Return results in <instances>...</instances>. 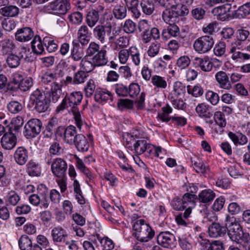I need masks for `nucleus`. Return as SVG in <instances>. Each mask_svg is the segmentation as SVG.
<instances>
[{
    "mask_svg": "<svg viewBox=\"0 0 250 250\" xmlns=\"http://www.w3.org/2000/svg\"><path fill=\"white\" fill-rule=\"evenodd\" d=\"M250 14V2H247L240 6L235 12L237 18L243 19Z\"/></svg>",
    "mask_w": 250,
    "mask_h": 250,
    "instance_id": "nucleus-42",
    "label": "nucleus"
},
{
    "mask_svg": "<svg viewBox=\"0 0 250 250\" xmlns=\"http://www.w3.org/2000/svg\"><path fill=\"white\" fill-rule=\"evenodd\" d=\"M8 110L13 114H16L21 111L22 109L21 104L18 101H12L7 105Z\"/></svg>",
    "mask_w": 250,
    "mask_h": 250,
    "instance_id": "nucleus-53",
    "label": "nucleus"
},
{
    "mask_svg": "<svg viewBox=\"0 0 250 250\" xmlns=\"http://www.w3.org/2000/svg\"><path fill=\"white\" fill-rule=\"evenodd\" d=\"M189 13V9L185 5H172L163 12L162 17L167 23H173L179 16H184Z\"/></svg>",
    "mask_w": 250,
    "mask_h": 250,
    "instance_id": "nucleus-6",
    "label": "nucleus"
},
{
    "mask_svg": "<svg viewBox=\"0 0 250 250\" xmlns=\"http://www.w3.org/2000/svg\"><path fill=\"white\" fill-rule=\"evenodd\" d=\"M75 158L76 161L77 168L83 173L89 180L93 179V176L91 172L89 169L85 167V164L83 162V160L76 155H75Z\"/></svg>",
    "mask_w": 250,
    "mask_h": 250,
    "instance_id": "nucleus-39",
    "label": "nucleus"
},
{
    "mask_svg": "<svg viewBox=\"0 0 250 250\" xmlns=\"http://www.w3.org/2000/svg\"><path fill=\"white\" fill-rule=\"evenodd\" d=\"M111 96V94L109 91L98 88L95 90L94 99L97 102L102 103L107 101Z\"/></svg>",
    "mask_w": 250,
    "mask_h": 250,
    "instance_id": "nucleus-30",
    "label": "nucleus"
},
{
    "mask_svg": "<svg viewBox=\"0 0 250 250\" xmlns=\"http://www.w3.org/2000/svg\"><path fill=\"white\" fill-rule=\"evenodd\" d=\"M237 40L234 42H239V44L241 43L243 46H246V45L250 41L249 38L250 35V32L247 30L241 29L237 30Z\"/></svg>",
    "mask_w": 250,
    "mask_h": 250,
    "instance_id": "nucleus-31",
    "label": "nucleus"
},
{
    "mask_svg": "<svg viewBox=\"0 0 250 250\" xmlns=\"http://www.w3.org/2000/svg\"><path fill=\"white\" fill-rule=\"evenodd\" d=\"M115 17L117 19H123L126 15V9L125 6L117 5L113 10Z\"/></svg>",
    "mask_w": 250,
    "mask_h": 250,
    "instance_id": "nucleus-51",
    "label": "nucleus"
},
{
    "mask_svg": "<svg viewBox=\"0 0 250 250\" xmlns=\"http://www.w3.org/2000/svg\"><path fill=\"white\" fill-rule=\"evenodd\" d=\"M118 106L121 110L130 109L133 107V103L132 101L127 99H121L118 102Z\"/></svg>",
    "mask_w": 250,
    "mask_h": 250,
    "instance_id": "nucleus-62",
    "label": "nucleus"
},
{
    "mask_svg": "<svg viewBox=\"0 0 250 250\" xmlns=\"http://www.w3.org/2000/svg\"><path fill=\"white\" fill-rule=\"evenodd\" d=\"M62 87L61 83L52 85L50 92L48 93V96H46L48 101L54 103L57 102L62 94Z\"/></svg>",
    "mask_w": 250,
    "mask_h": 250,
    "instance_id": "nucleus-23",
    "label": "nucleus"
},
{
    "mask_svg": "<svg viewBox=\"0 0 250 250\" xmlns=\"http://www.w3.org/2000/svg\"><path fill=\"white\" fill-rule=\"evenodd\" d=\"M32 50L35 54H42L44 48L39 36H36L31 42Z\"/></svg>",
    "mask_w": 250,
    "mask_h": 250,
    "instance_id": "nucleus-46",
    "label": "nucleus"
},
{
    "mask_svg": "<svg viewBox=\"0 0 250 250\" xmlns=\"http://www.w3.org/2000/svg\"><path fill=\"white\" fill-rule=\"evenodd\" d=\"M73 48L71 50L70 57L74 61H79L83 58V53L82 51L78 48V43L77 41H73L72 42Z\"/></svg>",
    "mask_w": 250,
    "mask_h": 250,
    "instance_id": "nucleus-40",
    "label": "nucleus"
},
{
    "mask_svg": "<svg viewBox=\"0 0 250 250\" xmlns=\"http://www.w3.org/2000/svg\"><path fill=\"white\" fill-rule=\"evenodd\" d=\"M1 51L4 54L11 53L15 49L16 45L13 41L9 39H4L0 42Z\"/></svg>",
    "mask_w": 250,
    "mask_h": 250,
    "instance_id": "nucleus-34",
    "label": "nucleus"
},
{
    "mask_svg": "<svg viewBox=\"0 0 250 250\" xmlns=\"http://www.w3.org/2000/svg\"><path fill=\"white\" fill-rule=\"evenodd\" d=\"M63 150L57 142H54L50 146L49 149V154H47L45 158V163L47 165L51 164L52 161L51 155H60L63 153Z\"/></svg>",
    "mask_w": 250,
    "mask_h": 250,
    "instance_id": "nucleus-27",
    "label": "nucleus"
},
{
    "mask_svg": "<svg viewBox=\"0 0 250 250\" xmlns=\"http://www.w3.org/2000/svg\"><path fill=\"white\" fill-rule=\"evenodd\" d=\"M212 107L206 103L199 104L196 107L195 111L201 118L209 119L212 115Z\"/></svg>",
    "mask_w": 250,
    "mask_h": 250,
    "instance_id": "nucleus-22",
    "label": "nucleus"
},
{
    "mask_svg": "<svg viewBox=\"0 0 250 250\" xmlns=\"http://www.w3.org/2000/svg\"><path fill=\"white\" fill-rule=\"evenodd\" d=\"M19 127L14 125H8V130L2 137L0 141L2 147L7 150H10L15 147L17 144L16 133Z\"/></svg>",
    "mask_w": 250,
    "mask_h": 250,
    "instance_id": "nucleus-7",
    "label": "nucleus"
},
{
    "mask_svg": "<svg viewBox=\"0 0 250 250\" xmlns=\"http://www.w3.org/2000/svg\"><path fill=\"white\" fill-rule=\"evenodd\" d=\"M157 238L158 244L164 248H171L175 245V237L168 231L161 232Z\"/></svg>",
    "mask_w": 250,
    "mask_h": 250,
    "instance_id": "nucleus-15",
    "label": "nucleus"
},
{
    "mask_svg": "<svg viewBox=\"0 0 250 250\" xmlns=\"http://www.w3.org/2000/svg\"><path fill=\"white\" fill-rule=\"evenodd\" d=\"M14 157L17 164L23 165L28 159V151L24 147H19L14 153Z\"/></svg>",
    "mask_w": 250,
    "mask_h": 250,
    "instance_id": "nucleus-24",
    "label": "nucleus"
},
{
    "mask_svg": "<svg viewBox=\"0 0 250 250\" xmlns=\"http://www.w3.org/2000/svg\"><path fill=\"white\" fill-rule=\"evenodd\" d=\"M112 28L111 25H97L93 29V36L101 43H104L106 41L107 36L111 34Z\"/></svg>",
    "mask_w": 250,
    "mask_h": 250,
    "instance_id": "nucleus-13",
    "label": "nucleus"
},
{
    "mask_svg": "<svg viewBox=\"0 0 250 250\" xmlns=\"http://www.w3.org/2000/svg\"><path fill=\"white\" fill-rule=\"evenodd\" d=\"M170 102L173 106L178 109H183L185 106V104L182 97L169 96Z\"/></svg>",
    "mask_w": 250,
    "mask_h": 250,
    "instance_id": "nucleus-64",
    "label": "nucleus"
},
{
    "mask_svg": "<svg viewBox=\"0 0 250 250\" xmlns=\"http://www.w3.org/2000/svg\"><path fill=\"white\" fill-rule=\"evenodd\" d=\"M20 60H24L26 62H32L33 57L32 52L29 47L21 46L18 50L17 55Z\"/></svg>",
    "mask_w": 250,
    "mask_h": 250,
    "instance_id": "nucleus-36",
    "label": "nucleus"
},
{
    "mask_svg": "<svg viewBox=\"0 0 250 250\" xmlns=\"http://www.w3.org/2000/svg\"><path fill=\"white\" fill-rule=\"evenodd\" d=\"M34 32L30 27H23L18 29L15 33L16 40L20 42L30 41L34 37Z\"/></svg>",
    "mask_w": 250,
    "mask_h": 250,
    "instance_id": "nucleus-18",
    "label": "nucleus"
},
{
    "mask_svg": "<svg viewBox=\"0 0 250 250\" xmlns=\"http://www.w3.org/2000/svg\"><path fill=\"white\" fill-rule=\"evenodd\" d=\"M16 23L15 21L12 19L5 18L2 21V27L7 31H11L16 27Z\"/></svg>",
    "mask_w": 250,
    "mask_h": 250,
    "instance_id": "nucleus-60",
    "label": "nucleus"
},
{
    "mask_svg": "<svg viewBox=\"0 0 250 250\" xmlns=\"http://www.w3.org/2000/svg\"><path fill=\"white\" fill-rule=\"evenodd\" d=\"M191 161L192 165L194 167L193 168L196 172L202 174L207 172L208 167H206L201 160L199 159L195 160L191 158Z\"/></svg>",
    "mask_w": 250,
    "mask_h": 250,
    "instance_id": "nucleus-48",
    "label": "nucleus"
},
{
    "mask_svg": "<svg viewBox=\"0 0 250 250\" xmlns=\"http://www.w3.org/2000/svg\"><path fill=\"white\" fill-rule=\"evenodd\" d=\"M206 98L207 101L213 105H217L220 100L218 94L211 90H209L206 93Z\"/></svg>",
    "mask_w": 250,
    "mask_h": 250,
    "instance_id": "nucleus-58",
    "label": "nucleus"
},
{
    "mask_svg": "<svg viewBox=\"0 0 250 250\" xmlns=\"http://www.w3.org/2000/svg\"><path fill=\"white\" fill-rule=\"evenodd\" d=\"M41 81L43 84H50L51 87L52 85L60 83L61 80L56 74L47 72L42 75Z\"/></svg>",
    "mask_w": 250,
    "mask_h": 250,
    "instance_id": "nucleus-28",
    "label": "nucleus"
},
{
    "mask_svg": "<svg viewBox=\"0 0 250 250\" xmlns=\"http://www.w3.org/2000/svg\"><path fill=\"white\" fill-rule=\"evenodd\" d=\"M187 91L189 94H191L195 97H198L203 95L204 90L202 87L199 85H196L193 87L190 85L187 86Z\"/></svg>",
    "mask_w": 250,
    "mask_h": 250,
    "instance_id": "nucleus-56",
    "label": "nucleus"
},
{
    "mask_svg": "<svg viewBox=\"0 0 250 250\" xmlns=\"http://www.w3.org/2000/svg\"><path fill=\"white\" fill-rule=\"evenodd\" d=\"M129 52L133 62L136 66H138L141 62L140 51L136 46H132Z\"/></svg>",
    "mask_w": 250,
    "mask_h": 250,
    "instance_id": "nucleus-52",
    "label": "nucleus"
},
{
    "mask_svg": "<svg viewBox=\"0 0 250 250\" xmlns=\"http://www.w3.org/2000/svg\"><path fill=\"white\" fill-rule=\"evenodd\" d=\"M26 171L31 176H40L41 174L42 168L38 164L30 161L26 165Z\"/></svg>",
    "mask_w": 250,
    "mask_h": 250,
    "instance_id": "nucleus-33",
    "label": "nucleus"
},
{
    "mask_svg": "<svg viewBox=\"0 0 250 250\" xmlns=\"http://www.w3.org/2000/svg\"><path fill=\"white\" fill-rule=\"evenodd\" d=\"M19 13V9L15 5H9L0 9V14L4 17H13Z\"/></svg>",
    "mask_w": 250,
    "mask_h": 250,
    "instance_id": "nucleus-35",
    "label": "nucleus"
},
{
    "mask_svg": "<svg viewBox=\"0 0 250 250\" xmlns=\"http://www.w3.org/2000/svg\"><path fill=\"white\" fill-rule=\"evenodd\" d=\"M114 90L118 96H128V86L122 83H118L114 85Z\"/></svg>",
    "mask_w": 250,
    "mask_h": 250,
    "instance_id": "nucleus-50",
    "label": "nucleus"
},
{
    "mask_svg": "<svg viewBox=\"0 0 250 250\" xmlns=\"http://www.w3.org/2000/svg\"><path fill=\"white\" fill-rule=\"evenodd\" d=\"M61 130L63 132L64 142L71 145L75 143V141L78 138V135H80L77 133L76 127L72 125H70L65 128L60 126L58 127V130Z\"/></svg>",
    "mask_w": 250,
    "mask_h": 250,
    "instance_id": "nucleus-16",
    "label": "nucleus"
},
{
    "mask_svg": "<svg viewBox=\"0 0 250 250\" xmlns=\"http://www.w3.org/2000/svg\"><path fill=\"white\" fill-rule=\"evenodd\" d=\"M186 92V86L180 82H176L173 85V93L169 96L183 97Z\"/></svg>",
    "mask_w": 250,
    "mask_h": 250,
    "instance_id": "nucleus-45",
    "label": "nucleus"
},
{
    "mask_svg": "<svg viewBox=\"0 0 250 250\" xmlns=\"http://www.w3.org/2000/svg\"><path fill=\"white\" fill-rule=\"evenodd\" d=\"M107 46L100 48L99 44L91 42L85 50L86 55L81 60L80 66L85 73L91 72L96 67L105 65L108 62Z\"/></svg>",
    "mask_w": 250,
    "mask_h": 250,
    "instance_id": "nucleus-2",
    "label": "nucleus"
},
{
    "mask_svg": "<svg viewBox=\"0 0 250 250\" xmlns=\"http://www.w3.org/2000/svg\"><path fill=\"white\" fill-rule=\"evenodd\" d=\"M29 103L38 112H45L49 109L50 102L44 92L38 89L31 94Z\"/></svg>",
    "mask_w": 250,
    "mask_h": 250,
    "instance_id": "nucleus-5",
    "label": "nucleus"
},
{
    "mask_svg": "<svg viewBox=\"0 0 250 250\" xmlns=\"http://www.w3.org/2000/svg\"><path fill=\"white\" fill-rule=\"evenodd\" d=\"M215 63H217V66H220L222 64V62L216 59H212L211 62L207 57L204 58H196L193 61V64L195 67L199 68L205 72L211 71L213 65H215Z\"/></svg>",
    "mask_w": 250,
    "mask_h": 250,
    "instance_id": "nucleus-12",
    "label": "nucleus"
},
{
    "mask_svg": "<svg viewBox=\"0 0 250 250\" xmlns=\"http://www.w3.org/2000/svg\"><path fill=\"white\" fill-rule=\"evenodd\" d=\"M215 195L213 191L210 189H205L199 194V200L203 203H208L212 201L215 198Z\"/></svg>",
    "mask_w": 250,
    "mask_h": 250,
    "instance_id": "nucleus-38",
    "label": "nucleus"
},
{
    "mask_svg": "<svg viewBox=\"0 0 250 250\" xmlns=\"http://www.w3.org/2000/svg\"><path fill=\"white\" fill-rule=\"evenodd\" d=\"M19 245L21 250H31L32 244L31 239L26 235H22L19 240Z\"/></svg>",
    "mask_w": 250,
    "mask_h": 250,
    "instance_id": "nucleus-43",
    "label": "nucleus"
},
{
    "mask_svg": "<svg viewBox=\"0 0 250 250\" xmlns=\"http://www.w3.org/2000/svg\"><path fill=\"white\" fill-rule=\"evenodd\" d=\"M114 43L116 45L115 49L117 50L118 48L123 49L129 45V40L125 36H121L119 37Z\"/></svg>",
    "mask_w": 250,
    "mask_h": 250,
    "instance_id": "nucleus-57",
    "label": "nucleus"
},
{
    "mask_svg": "<svg viewBox=\"0 0 250 250\" xmlns=\"http://www.w3.org/2000/svg\"><path fill=\"white\" fill-rule=\"evenodd\" d=\"M83 95L81 92H73L65 95L61 104L57 106L56 109V111L58 112L62 111L65 109H67L68 111H71L74 115L75 124L80 130L83 122L79 111L78 106L81 103Z\"/></svg>",
    "mask_w": 250,
    "mask_h": 250,
    "instance_id": "nucleus-3",
    "label": "nucleus"
},
{
    "mask_svg": "<svg viewBox=\"0 0 250 250\" xmlns=\"http://www.w3.org/2000/svg\"><path fill=\"white\" fill-rule=\"evenodd\" d=\"M133 233L135 238L141 242H147L151 240L155 234L154 231L143 219H138L134 222Z\"/></svg>",
    "mask_w": 250,
    "mask_h": 250,
    "instance_id": "nucleus-4",
    "label": "nucleus"
},
{
    "mask_svg": "<svg viewBox=\"0 0 250 250\" xmlns=\"http://www.w3.org/2000/svg\"><path fill=\"white\" fill-rule=\"evenodd\" d=\"M172 112V107L167 104L162 108V112L158 114L157 118L163 122L167 123L171 120L172 117H169V114Z\"/></svg>",
    "mask_w": 250,
    "mask_h": 250,
    "instance_id": "nucleus-37",
    "label": "nucleus"
},
{
    "mask_svg": "<svg viewBox=\"0 0 250 250\" xmlns=\"http://www.w3.org/2000/svg\"><path fill=\"white\" fill-rule=\"evenodd\" d=\"M74 190L76 193V198L79 203H85V201L82 195V191L80 186L77 180H74L73 182Z\"/></svg>",
    "mask_w": 250,
    "mask_h": 250,
    "instance_id": "nucleus-61",
    "label": "nucleus"
},
{
    "mask_svg": "<svg viewBox=\"0 0 250 250\" xmlns=\"http://www.w3.org/2000/svg\"><path fill=\"white\" fill-rule=\"evenodd\" d=\"M78 38L82 45H85L88 43L90 40V33L87 26L83 25L79 28Z\"/></svg>",
    "mask_w": 250,
    "mask_h": 250,
    "instance_id": "nucleus-26",
    "label": "nucleus"
},
{
    "mask_svg": "<svg viewBox=\"0 0 250 250\" xmlns=\"http://www.w3.org/2000/svg\"><path fill=\"white\" fill-rule=\"evenodd\" d=\"M42 128L41 120L36 118L31 119L25 125L23 134L27 139L34 138L40 133Z\"/></svg>",
    "mask_w": 250,
    "mask_h": 250,
    "instance_id": "nucleus-10",
    "label": "nucleus"
},
{
    "mask_svg": "<svg viewBox=\"0 0 250 250\" xmlns=\"http://www.w3.org/2000/svg\"><path fill=\"white\" fill-rule=\"evenodd\" d=\"M225 221L226 227L212 222L208 228L209 236L212 238L221 237L226 234L227 230L228 235L231 241L241 245L250 244V234L243 231L242 227L236 221L235 218L228 215Z\"/></svg>",
    "mask_w": 250,
    "mask_h": 250,
    "instance_id": "nucleus-1",
    "label": "nucleus"
},
{
    "mask_svg": "<svg viewBox=\"0 0 250 250\" xmlns=\"http://www.w3.org/2000/svg\"><path fill=\"white\" fill-rule=\"evenodd\" d=\"M52 240L54 243L63 244L69 235L65 229L60 226L54 227L51 232Z\"/></svg>",
    "mask_w": 250,
    "mask_h": 250,
    "instance_id": "nucleus-14",
    "label": "nucleus"
},
{
    "mask_svg": "<svg viewBox=\"0 0 250 250\" xmlns=\"http://www.w3.org/2000/svg\"><path fill=\"white\" fill-rule=\"evenodd\" d=\"M214 40L211 36H203L197 39L193 43L195 51L199 54H205L212 48Z\"/></svg>",
    "mask_w": 250,
    "mask_h": 250,
    "instance_id": "nucleus-8",
    "label": "nucleus"
},
{
    "mask_svg": "<svg viewBox=\"0 0 250 250\" xmlns=\"http://www.w3.org/2000/svg\"><path fill=\"white\" fill-rule=\"evenodd\" d=\"M43 42L44 46L46 47V50L49 52H53L55 51L57 48L58 45L54 42V40L49 37H45L43 38Z\"/></svg>",
    "mask_w": 250,
    "mask_h": 250,
    "instance_id": "nucleus-49",
    "label": "nucleus"
},
{
    "mask_svg": "<svg viewBox=\"0 0 250 250\" xmlns=\"http://www.w3.org/2000/svg\"><path fill=\"white\" fill-rule=\"evenodd\" d=\"M151 83L154 86V89H165L167 85L166 78L157 75L152 76Z\"/></svg>",
    "mask_w": 250,
    "mask_h": 250,
    "instance_id": "nucleus-29",
    "label": "nucleus"
},
{
    "mask_svg": "<svg viewBox=\"0 0 250 250\" xmlns=\"http://www.w3.org/2000/svg\"><path fill=\"white\" fill-rule=\"evenodd\" d=\"M236 47H238V48H241L242 50L246 48V46H243L242 44H239V42H232L230 48V52L232 54L231 58L233 60H237L239 59L248 60L250 58V55L248 54L244 53L241 51H236Z\"/></svg>",
    "mask_w": 250,
    "mask_h": 250,
    "instance_id": "nucleus-20",
    "label": "nucleus"
},
{
    "mask_svg": "<svg viewBox=\"0 0 250 250\" xmlns=\"http://www.w3.org/2000/svg\"><path fill=\"white\" fill-rule=\"evenodd\" d=\"M51 164V170L54 176L60 178L65 177L67 165L64 159L57 158L54 159Z\"/></svg>",
    "mask_w": 250,
    "mask_h": 250,
    "instance_id": "nucleus-11",
    "label": "nucleus"
},
{
    "mask_svg": "<svg viewBox=\"0 0 250 250\" xmlns=\"http://www.w3.org/2000/svg\"><path fill=\"white\" fill-rule=\"evenodd\" d=\"M87 75L84 71H78L75 73L74 75L73 84H78L83 83L87 78Z\"/></svg>",
    "mask_w": 250,
    "mask_h": 250,
    "instance_id": "nucleus-55",
    "label": "nucleus"
},
{
    "mask_svg": "<svg viewBox=\"0 0 250 250\" xmlns=\"http://www.w3.org/2000/svg\"><path fill=\"white\" fill-rule=\"evenodd\" d=\"M74 145L77 150L81 152L87 151L89 147V143L87 138L82 134L78 135V138L75 141Z\"/></svg>",
    "mask_w": 250,
    "mask_h": 250,
    "instance_id": "nucleus-25",
    "label": "nucleus"
},
{
    "mask_svg": "<svg viewBox=\"0 0 250 250\" xmlns=\"http://www.w3.org/2000/svg\"><path fill=\"white\" fill-rule=\"evenodd\" d=\"M228 136L235 146H244L248 142V137L240 131L229 132Z\"/></svg>",
    "mask_w": 250,
    "mask_h": 250,
    "instance_id": "nucleus-21",
    "label": "nucleus"
},
{
    "mask_svg": "<svg viewBox=\"0 0 250 250\" xmlns=\"http://www.w3.org/2000/svg\"><path fill=\"white\" fill-rule=\"evenodd\" d=\"M99 13L95 10L89 11L86 16L85 22L87 25L92 28L94 27L99 20Z\"/></svg>",
    "mask_w": 250,
    "mask_h": 250,
    "instance_id": "nucleus-32",
    "label": "nucleus"
},
{
    "mask_svg": "<svg viewBox=\"0 0 250 250\" xmlns=\"http://www.w3.org/2000/svg\"><path fill=\"white\" fill-rule=\"evenodd\" d=\"M96 85L95 82L92 79H90L84 87L85 95L87 97H91L94 92H95Z\"/></svg>",
    "mask_w": 250,
    "mask_h": 250,
    "instance_id": "nucleus-54",
    "label": "nucleus"
},
{
    "mask_svg": "<svg viewBox=\"0 0 250 250\" xmlns=\"http://www.w3.org/2000/svg\"><path fill=\"white\" fill-rule=\"evenodd\" d=\"M231 9L230 3H226L213 8L212 13L215 16H221L229 12Z\"/></svg>",
    "mask_w": 250,
    "mask_h": 250,
    "instance_id": "nucleus-47",
    "label": "nucleus"
},
{
    "mask_svg": "<svg viewBox=\"0 0 250 250\" xmlns=\"http://www.w3.org/2000/svg\"><path fill=\"white\" fill-rule=\"evenodd\" d=\"M6 63L9 67L16 68L20 65L21 60L18 55L11 53L8 55L6 59Z\"/></svg>",
    "mask_w": 250,
    "mask_h": 250,
    "instance_id": "nucleus-41",
    "label": "nucleus"
},
{
    "mask_svg": "<svg viewBox=\"0 0 250 250\" xmlns=\"http://www.w3.org/2000/svg\"><path fill=\"white\" fill-rule=\"evenodd\" d=\"M143 12L146 15H151L154 11V4L150 0H142L140 3Z\"/></svg>",
    "mask_w": 250,
    "mask_h": 250,
    "instance_id": "nucleus-44",
    "label": "nucleus"
},
{
    "mask_svg": "<svg viewBox=\"0 0 250 250\" xmlns=\"http://www.w3.org/2000/svg\"><path fill=\"white\" fill-rule=\"evenodd\" d=\"M33 85V80L31 77L23 79L18 87L21 91H26Z\"/></svg>",
    "mask_w": 250,
    "mask_h": 250,
    "instance_id": "nucleus-63",
    "label": "nucleus"
},
{
    "mask_svg": "<svg viewBox=\"0 0 250 250\" xmlns=\"http://www.w3.org/2000/svg\"><path fill=\"white\" fill-rule=\"evenodd\" d=\"M70 8L67 0H56L44 6L45 11L57 14H65Z\"/></svg>",
    "mask_w": 250,
    "mask_h": 250,
    "instance_id": "nucleus-9",
    "label": "nucleus"
},
{
    "mask_svg": "<svg viewBox=\"0 0 250 250\" xmlns=\"http://www.w3.org/2000/svg\"><path fill=\"white\" fill-rule=\"evenodd\" d=\"M140 92V87L137 83H132L128 86V96L131 98L136 97Z\"/></svg>",
    "mask_w": 250,
    "mask_h": 250,
    "instance_id": "nucleus-59",
    "label": "nucleus"
},
{
    "mask_svg": "<svg viewBox=\"0 0 250 250\" xmlns=\"http://www.w3.org/2000/svg\"><path fill=\"white\" fill-rule=\"evenodd\" d=\"M128 143L125 144L126 147H133L135 153L137 155H141L146 152L147 142L144 139L137 140L135 141L131 137L127 139Z\"/></svg>",
    "mask_w": 250,
    "mask_h": 250,
    "instance_id": "nucleus-17",
    "label": "nucleus"
},
{
    "mask_svg": "<svg viewBox=\"0 0 250 250\" xmlns=\"http://www.w3.org/2000/svg\"><path fill=\"white\" fill-rule=\"evenodd\" d=\"M215 77L220 88L226 90H229L231 88L229 76L225 72L223 71L217 72L215 74Z\"/></svg>",
    "mask_w": 250,
    "mask_h": 250,
    "instance_id": "nucleus-19",
    "label": "nucleus"
}]
</instances>
